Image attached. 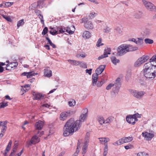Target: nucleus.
<instances>
[{"label":"nucleus","mask_w":156,"mask_h":156,"mask_svg":"<svg viewBox=\"0 0 156 156\" xmlns=\"http://www.w3.org/2000/svg\"><path fill=\"white\" fill-rule=\"evenodd\" d=\"M143 40L142 39L137 38V44L138 45H141L143 44Z\"/></svg>","instance_id":"obj_35"},{"label":"nucleus","mask_w":156,"mask_h":156,"mask_svg":"<svg viewBox=\"0 0 156 156\" xmlns=\"http://www.w3.org/2000/svg\"><path fill=\"white\" fill-rule=\"evenodd\" d=\"M12 144V142L11 140H10L9 142L8 145H7V146L6 147V149L10 150V148H11V146Z\"/></svg>","instance_id":"obj_47"},{"label":"nucleus","mask_w":156,"mask_h":156,"mask_svg":"<svg viewBox=\"0 0 156 156\" xmlns=\"http://www.w3.org/2000/svg\"><path fill=\"white\" fill-rule=\"evenodd\" d=\"M68 61L72 65L78 66L79 65L80 62L79 61H76L74 60H72L69 59L68 60Z\"/></svg>","instance_id":"obj_22"},{"label":"nucleus","mask_w":156,"mask_h":156,"mask_svg":"<svg viewBox=\"0 0 156 156\" xmlns=\"http://www.w3.org/2000/svg\"><path fill=\"white\" fill-rule=\"evenodd\" d=\"M3 17L6 20L8 21L11 22L12 21L11 18L9 16L3 15Z\"/></svg>","instance_id":"obj_41"},{"label":"nucleus","mask_w":156,"mask_h":156,"mask_svg":"<svg viewBox=\"0 0 156 156\" xmlns=\"http://www.w3.org/2000/svg\"><path fill=\"white\" fill-rule=\"evenodd\" d=\"M82 36L84 39L89 38L91 37V34L89 31H85L83 33Z\"/></svg>","instance_id":"obj_17"},{"label":"nucleus","mask_w":156,"mask_h":156,"mask_svg":"<svg viewBox=\"0 0 156 156\" xmlns=\"http://www.w3.org/2000/svg\"><path fill=\"white\" fill-rule=\"evenodd\" d=\"M98 120L101 124H102L104 123H105V121L104 120L102 116H100L98 117Z\"/></svg>","instance_id":"obj_26"},{"label":"nucleus","mask_w":156,"mask_h":156,"mask_svg":"<svg viewBox=\"0 0 156 156\" xmlns=\"http://www.w3.org/2000/svg\"><path fill=\"white\" fill-rule=\"evenodd\" d=\"M50 34H52L53 35H56L58 34V31L55 30H54L53 31H50Z\"/></svg>","instance_id":"obj_53"},{"label":"nucleus","mask_w":156,"mask_h":156,"mask_svg":"<svg viewBox=\"0 0 156 156\" xmlns=\"http://www.w3.org/2000/svg\"><path fill=\"white\" fill-rule=\"evenodd\" d=\"M50 106V105L48 104L45 103L42 105V107L46 108H49Z\"/></svg>","instance_id":"obj_59"},{"label":"nucleus","mask_w":156,"mask_h":156,"mask_svg":"<svg viewBox=\"0 0 156 156\" xmlns=\"http://www.w3.org/2000/svg\"><path fill=\"white\" fill-rule=\"evenodd\" d=\"M38 137L37 136H34L32 137L31 139V143L34 144L40 141V139H38Z\"/></svg>","instance_id":"obj_16"},{"label":"nucleus","mask_w":156,"mask_h":156,"mask_svg":"<svg viewBox=\"0 0 156 156\" xmlns=\"http://www.w3.org/2000/svg\"><path fill=\"white\" fill-rule=\"evenodd\" d=\"M44 126V122L41 121L39 120L36 123L35 125V129L38 130H41Z\"/></svg>","instance_id":"obj_13"},{"label":"nucleus","mask_w":156,"mask_h":156,"mask_svg":"<svg viewBox=\"0 0 156 156\" xmlns=\"http://www.w3.org/2000/svg\"><path fill=\"white\" fill-rule=\"evenodd\" d=\"M145 43L147 44H152L153 43V41L149 38H146L144 40Z\"/></svg>","instance_id":"obj_31"},{"label":"nucleus","mask_w":156,"mask_h":156,"mask_svg":"<svg viewBox=\"0 0 156 156\" xmlns=\"http://www.w3.org/2000/svg\"><path fill=\"white\" fill-rule=\"evenodd\" d=\"M149 57L147 55H144L141 57L139 58L135 62L134 66L135 67H138L143 64L149 59Z\"/></svg>","instance_id":"obj_4"},{"label":"nucleus","mask_w":156,"mask_h":156,"mask_svg":"<svg viewBox=\"0 0 156 156\" xmlns=\"http://www.w3.org/2000/svg\"><path fill=\"white\" fill-rule=\"evenodd\" d=\"M66 29H63L62 28H60L59 30V31L60 33H63L65 32Z\"/></svg>","instance_id":"obj_63"},{"label":"nucleus","mask_w":156,"mask_h":156,"mask_svg":"<svg viewBox=\"0 0 156 156\" xmlns=\"http://www.w3.org/2000/svg\"><path fill=\"white\" fill-rule=\"evenodd\" d=\"M142 1L144 6L147 10L156 12V7L153 4L145 0H142Z\"/></svg>","instance_id":"obj_5"},{"label":"nucleus","mask_w":156,"mask_h":156,"mask_svg":"<svg viewBox=\"0 0 156 156\" xmlns=\"http://www.w3.org/2000/svg\"><path fill=\"white\" fill-rule=\"evenodd\" d=\"M120 79L118 78L115 81L114 83V87L113 89V91L115 94H117L119 91V89L121 87V84L120 82Z\"/></svg>","instance_id":"obj_6"},{"label":"nucleus","mask_w":156,"mask_h":156,"mask_svg":"<svg viewBox=\"0 0 156 156\" xmlns=\"http://www.w3.org/2000/svg\"><path fill=\"white\" fill-rule=\"evenodd\" d=\"M13 2H7L5 4V6L9 7L12 5Z\"/></svg>","instance_id":"obj_55"},{"label":"nucleus","mask_w":156,"mask_h":156,"mask_svg":"<svg viewBox=\"0 0 156 156\" xmlns=\"http://www.w3.org/2000/svg\"><path fill=\"white\" fill-rule=\"evenodd\" d=\"M142 12L141 11H138L136 12L134 15V17L137 19H139L142 16Z\"/></svg>","instance_id":"obj_23"},{"label":"nucleus","mask_w":156,"mask_h":156,"mask_svg":"<svg viewBox=\"0 0 156 156\" xmlns=\"http://www.w3.org/2000/svg\"><path fill=\"white\" fill-rule=\"evenodd\" d=\"M126 119L128 122L133 125L135 123V122L138 121L137 119H134L132 115H129L127 116Z\"/></svg>","instance_id":"obj_9"},{"label":"nucleus","mask_w":156,"mask_h":156,"mask_svg":"<svg viewBox=\"0 0 156 156\" xmlns=\"http://www.w3.org/2000/svg\"><path fill=\"white\" fill-rule=\"evenodd\" d=\"M132 45L130 44H122L119 46L117 49L116 55L118 56L123 55L129 51H132L137 49V47L133 48Z\"/></svg>","instance_id":"obj_3"},{"label":"nucleus","mask_w":156,"mask_h":156,"mask_svg":"<svg viewBox=\"0 0 156 156\" xmlns=\"http://www.w3.org/2000/svg\"><path fill=\"white\" fill-rule=\"evenodd\" d=\"M111 50L110 48H107L105 49L104 54H106L107 55L110 54Z\"/></svg>","instance_id":"obj_28"},{"label":"nucleus","mask_w":156,"mask_h":156,"mask_svg":"<svg viewBox=\"0 0 156 156\" xmlns=\"http://www.w3.org/2000/svg\"><path fill=\"white\" fill-rule=\"evenodd\" d=\"M137 156H148V154L144 152H140L137 154Z\"/></svg>","instance_id":"obj_33"},{"label":"nucleus","mask_w":156,"mask_h":156,"mask_svg":"<svg viewBox=\"0 0 156 156\" xmlns=\"http://www.w3.org/2000/svg\"><path fill=\"white\" fill-rule=\"evenodd\" d=\"M86 55L85 54H77L76 55V57L78 58H80V57H82L83 58L85 57L86 56Z\"/></svg>","instance_id":"obj_54"},{"label":"nucleus","mask_w":156,"mask_h":156,"mask_svg":"<svg viewBox=\"0 0 156 156\" xmlns=\"http://www.w3.org/2000/svg\"><path fill=\"white\" fill-rule=\"evenodd\" d=\"M89 136H90V134H89V133H86V136H85V139H86V140H88L89 139Z\"/></svg>","instance_id":"obj_64"},{"label":"nucleus","mask_w":156,"mask_h":156,"mask_svg":"<svg viewBox=\"0 0 156 156\" xmlns=\"http://www.w3.org/2000/svg\"><path fill=\"white\" fill-rule=\"evenodd\" d=\"M65 31L69 33V34H72L74 33V31L71 30L69 28H67L66 29Z\"/></svg>","instance_id":"obj_38"},{"label":"nucleus","mask_w":156,"mask_h":156,"mask_svg":"<svg viewBox=\"0 0 156 156\" xmlns=\"http://www.w3.org/2000/svg\"><path fill=\"white\" fill-rule=\"evenodd\" d=\"M115 30L119 34H120L122 32V28L119 27H117L116 28Z\"/></svg>","instance_id":"obj_37"},{"label":"nucleus","mask_w":156,"mask_h":156,"mask_svg":"<svg viewBox=\"0 0 156 156\" xmlns=\"http://www.w3.org/2000/svg\"><path fill=\"white\" fill-rule=\"evenodd\" d=\"M97 15V13L95 12H92L90 13V16L91 18H94L95 16Z\"/></svg>","instance_id":"obj_51"},{"label":"nucleus","mask_w":156,"mask_h":156,"mask_svg":"<svg viewBox=\"0 0 156 156\" xmlns=\"http://www.w3.org/2000/svg\"><path fill=\"white\" fill-rule=\"evenodd\" d=\"M7 126H2L1 132L5 133L7 129Z\"/></svg>","instance_id":"obj_57"},{"label":"nucleus","mask_w":156,"mask_h":156,"mask_svg":"<svg viewBox=\"0 0 156 156\" xmlns=\"http://www.w3.org/2000/svg\"><path fill=\"white\" fill-rule=\"evenodd\" d=\"M100 140V141L102 144H107V143L110 140V139L108 138L107 137H101L98 138Z\"/></svg>","instance_id":"obj_18"},{"label":"nucleus","mask_w":156,"mask_h":156,"mask_svg":"<svg viewBox=\"0 0 156 156\" xmlns=\"http://www.w3.org/2000/svg\"><path fill=\"white\" fill-rule=\"evenodd\" d=\"M112 87H114V84L113 83H110L106 87V89L107 90H109Z\"/></svg>","instance_id":"obj_40"},{"label":"nucleus","mask_w":156,"mask_h":156,"mask_svg":"<svg viewBox=\"0 0 156 156\" xmlns=\"http://www.w3.org/2000/svg\"><path fill=\"white\" fill-rule=\"evenodd\" d=\"M68 117L65 112H63L61 113L60 114V116L59 119L60 120L62 121L66 120Z\"/></svg>","instance_id":"obj_21"},{"label":"nucleus","mask_w":156,"mask_h":156,"mask_svg":"<svg viewBox=\"0 0 156 156\" xmlns=\"http://www.w3.org/2000/svg\"><path fill=\"white\" fill-rule=\"evenodd\" d=\"M76 101L74 100H73L72 101H69L68 102L69 105L70 106H72L74 105Z\"/></svg>","instance_id":"obj_34"},{"label":"nucleus","mask_w":156,"mask_h":156,"mask_svg":"<svg viewBox=\"0 0 156 156\" xmlns=\"http://www.w3.org/2000/svg\"><path fill=\"white\" fill-rule=\"evenodd\" d=\"M132 95L138 100L141 99L145 94V92L144 91L133 90L132 92Z\"/></svg>","instance_id":"obj_7"},{"label":"nucleus","mask_w":156,"mask_h":156,"mask_svg":"<svg viewBox=\"0 0 156 156\" xmlns=\"http://www.w3.org/2000/svg\"><path fill=\"white\" fill-rule=\"evenodd\" d=\"M37 73H33L32 72H24L21 74L23 76H27V77L28 78H31V77L34 76L35 75H37Z\"/></svg>","instance_id":"obj_20"},{"label":"nucleus","mask_w":156,"mask_h":156,"mask_svg":"<svg viewBox=\"0 0 156 156\" xmlns=\"http://www.w3.org/2000/svg\"><path fill=\"white\" fill-rule=\"evenodd\" d=\"M105 82L104 80L103 79H102L101 81H98L96 85L98 87H100Z\"/></svg>","instance_id":"obj_29"},{"label":"nucleus","mask_w":156,"mask_h":156,"mask_svg":"<svg viewBox=\"0 0 156 156\" xmlns=\"http://www.w3.org/2000/svg\"><path fill=\"white\" fill-rule=\"evenodd\" d=\"M92 69H87L86 70V73H88L89 74V75H91V73H92Z\"/></svg>","instance_id":"obj_58"},{"label":"nucleus","mask_w":156,"mask_h":156,"mask_svg":"<svg viewBox=\"0 0 156 156\" xmlns=\"http://www.w3.org/2000/svg\"><path fill=\"white\" fill-rule=\"evenodd\" d=\"M12 144V142L11 140H10L9 142L8 145H7V146L6 147V149L10 150V148H11V146Z\"/></svg>","instance_id":"obj_48"},{"label":"nucleus","mask_w":156,"mask_h":156,"mask_svg":"<svg viewBox=\"0 0 156 156\" xmlns=\"http://www.w3.org/2000/svg\"><path fill=\"white\" fill-rule=\"evenodd\" d=\"M133 139V137H124L121 139V143L122 144L130 142L132 141Z\"/></svg>","instance_id":"obj_15"},{"label":"nucleus","mask_w":156,"mask_h":156,"mask_svg":"<svg viewBox=\"0 0 156 156\" xmlns=\"http://www.w3.org/2000/svg\"><path fill=\"white\" fill-rule=\"evenodd\" d=\"M133 147V146L130 144H129L125 146L124 147L125 148L126 150H128L129 149L132 148Z\"/></svg>","instance_id":"obj_49"},{"label":"nucleus","mask_w":156,"mask_h":156,"mask_svg":"<svg viewBox=\"0 0 156 156\" xmlns=\"http://www.w3.org/2000/svg\"><path fill=\"white\" fill-rule=\"evenodd\" d=\"M112 118L111 117L108 118L105 121V123H108L111 122L112 121Z\"/></svg>","instance_id":"obj_52"},{"label":"nucleus","mask_w":156,"mask_h":156,"mask_svg":"<svg viewBox=\"0 0 156 156\" xmlns=\"http://www.w3.org/2000/svg\"><path fill=\"white\" fill-rule=\"evenodd\" d=\"M8 105L7 103H4V102H2V105L0 106V108H4Z\"/></svg>","instance_id":"obj_46"},{"label":"nucleus","mask_w":156,"mask_h":156,"mask_svg":"<svg viewBox=\"0 0 156 156\" xmlns=\"http://www.w3.org/2000/svg\"><path fill=\"white\" fill-rule=\"evenodd\" d=\"M98 80H92V85L93 86H95L96 85Z\"/></svg>","instance_id":"obj_56"},{"label":"nucleus","mask_w":156,"mask_h":156,"mask_svg":"<svg viewBox=\"0 0 156 156\" xmlns=\"http://www.w3.org/2000/svg\"><path fill=\"white\" fill-rule=\"evenodd\" d=\"M150 62L151 63V62L155 61H156V58L154 56H153L150 59Z\"/></svg>","instance_id":"obj_61"},{"label":"nucleus","mask_w":156,"mask_h":156,"mask_svg":"<svg viewBox=\"0 0 156 156\" xmlns=\"http://www.w3.org/2000/svg\"><path fill=\"white\" fill-rule=\"evenodd\" d=\"M24 20L23 19H22L18 21L17 23V27L19 28L20 26H22L24 25Z\"/></svg>","instance_id":"obj_27"},{"label":"nucleus","mask_w":156,"mask_h":156,"mask_svg":"<svg viewBox=\"0 0 156 156\" xmlns=\"http://www.w3.org/2000/svg\"><path fill=\"white\" fill-rule=\"evenodd\" d=\"M79 65H80V66L81 67H82L83 68H86L87 67V65H86V64L84 62H80V63Z\"/></svg>","instance_id":"obj_50"},{"label":"nucleus","mask_w":156,"mask_h":156,"mask_svg":"<svg viewBox=\"0 0 156 156\" xmlns=\"http://www.w3.org/2000/svg\"><path fill=\"white\" fill-rule=\"evenodd\" d=\"M68 117H69L71 115H73L74 112L71 110H69L65 112Z\"/></svg>","instance_id":"obj_30"},{"label":"nucleus","mask_w":156,"mask_h":156,"mask_svg":"<svg viewBox=\"0 0 156 156\" xmlns=\"http://www.w3.org/2000/svg\"><path fill=\"white\" fill-rule=\"evenodd\" d=\"M142 135L144 138L148 140H150L154 136V134L153 133H148L147 132H143Z\"/></svg>","instance_id":"obj_11"},{"label":"nucleus","mask_w":156,"mask_h":156,"mask_svg":"<svg viewBox=\"0 0 156 156\" xmlns=\"http://www.w3.org/2000/svg\"><path fill=\"white\" fill-rule=\"evenodd\" d=\"M98 74L96 73H94L92 75V79L98 80Z\"/></svg>","instance_id":"obj_44"},{"label":"nucleus","mask_w":156,"mask_h":156,"mask_svg":"<svg viewBox=\"0 0 156 156\" xmlns=\"http://www.w3.org/2000/svg\"><path fill=\"white\" fill-rule=\"evenodd\" d=\"M33 95L34 96V99L39 100L44 98V95L39 93H36L34 92H32Z\"/></svg>","instance_id":"obj_12"},{"label":"nucleus","mask_w":156,"mask_h":156,"mask_svg":"<svg viewBox=\"0 0 156 156\" xmlns=\"http://www.w3.org/2000/svg\"><path fill=\"white\" fill-rule=\"evenodd\" d=\"M82 23H84V27L87 30H91L94 28V25L92 22L90 21H86L85 19H82Z\"/></svg>","instance_id":"obj_8"},{"label":"nucleus","mask_w":156,"mask_h":156,"mask_svg":"<svg viewBox=\"0 0 156 156\" xmlns=\"http://www.w3.org/2000/svg\"><path fill=\"white\" fill-rule=\"evenodd\" d=\"M18 65V63L17 62H11L9 64L6 65V67H5L6 70H11L17 66Z\"/></svg>","instance_id":"obj_10"},{"label":"nucleus","mask_w":156,"mask_h":156,"mask_svg":"<svg viewBox=\"0 0 156 156\" xmlns=\"http://www.w3.org/2000/svg\"><path fill=\"white\" fill-rule=\"evenodd\" d=\"M105 67V65H101L98 68L95 70L96 73L97 74H100L104 70Z\"/></svg>","instance_id":"obj_14"},{"label":"nucleus","mask_w":156,"mask_h":156,"mask_svg":"<svg viewBox=\"0 0 156 156\" xmlns=\"http://www.w3.org/2000/svg\"><path fill=\"white\" fill-rule=\"evenodd\" d=\"M143 73L147 78L153 80L156 76V65L150 62L146 63L144 66Z\"/></svg>","instance_id":"obj_2"},{"label":"nucleus","mask_w":156,"mask_h":156,"mask_svg":"<svg viewBox=\"0 0 156 156\" xmlns=\"http://www.w3.org/2000/svg\"><path fill=\"white\" fill-rule=\"evenodd\" d=\"M87 142H85L84 143V144L83 146V147L82 148V154H84L86 152V150L87 149Z\"/></svg>","instance_id":"obj_25"},{"label":"nucleus","mask_w":156,"mask_h":156,"mask_svg":"<svg viewBox=\"0 0 156 156\" xmlns=\"http://www.w3.org/2000/svg\"><path fill=\"white\" fill-rule=\"evenodd\" d=\"M44 75L45 76L50 77L52 76V71L51 70L48 69H44Z\"/></svg>","instance_id":"obj_19"},{"label":"nucleus","mask_w":156,"mask_h":156,"mask_svg":"<svg viewBox=\"0 0 156 156\" xmlns=\"http://www.w3.org/2000/svg\"><path fill=\"white\" fill-rule=\"evenodd\" d=\"M122 144L121 143V139H119V140H118L117 141L115 142L113 144L115 145H121Z\"/></svg>","instance_id":"obj_39"},{"label":"nucleus","mask_w":156,"mask_h":156,"mask_svg":"<svg viewBox=\"0 0 156 156\" xmlns=\"http://www.w3.org/2000/svg\"><path fill=\"white\" fill-rule=\"evenodd\" d=\"M38 16L41 20V22L42 24H44V20H43V16L41 14H37Z\"/></svg>","instance_id":"obj_36"},{"label":"nucleus","mask_w":156,"mask_h":156,"mask_svg":"<svg viewBox=\"0 0 156 156\" xmlns=\"http://www.w3.org/2000/svg\"><path fill=\"white\" fill-rule=\"evenodd\" d=\"M8 122L7 121H2V126H7L6 124Z\"/></svg>","instance_id":"obj_62"},{"label":"nucleus","mask_w":156,"mask_h":156,"mask_svg":"<svg viewBox=\"0 0 156 156\" xmlns=\"http://www.w3.org/2000/svg\"><path fill=\"white\" fill-rule=\"evenodd\" d=\"M111 59L112 63L115 65H116L117 63L119 62V60L117 59L115 56H112L111 58Z\"/></svg>","instance_id":"obj_24"},{"label":"nucleus","mask_w":156,"mask_h":156,"mask_svg":"<svg viewBox=\"0 0 156 156\" xmlns=\"http://www.w3.org/2000/svg\"><path fill=\"white\" fill-rule=\"evenodd\" d=\"M18 146V144L17 143H15L13 147V150H15L16 151L17 149V147Z\"/></svg>","instance_id":"obj_60"},{"label":"nucleus","mask_w":156,"mask_h":156,"mask_svg":"<svg viewBox=\"0 0 156 156\" xmlns=\"http://www.w3.org/2000/svg\"><path fill=\"white\" fill-rule=\"evenodd\" d=\"M108 57V55H107L106 54H104L102 55H101V56H99L98 57V59L99 60H101V59H102L103 58H106Z\"/></svg>","instance_id":"obj_45"},{"label":"nucleus","mask_w":156,"mask_h":156,"mask_svg":"<svg viewBox=\"0 0 156 156\" xmlns=\"http://www.w3.org/2000/svg\"><path fill=\"white\" fill-rule=\"evenodd\" d=\"M88 112V109L85 108L83 110L79 120L75 121L73 118L70 119L66 122L63 128V134L64 136H67L70 134L72 135L74 132L76 131L80 127L81 123L86 119Z\"/></svg>","instance_id":"obj_1"},{"label":"nucleus","mask_w":156,"mask_h":156,"mask_svg":"<svg viewBox=\"0 0 156 156\" xmlns=\"http://www.w3.org/2000/svg\"><path fill=\"white\" fill-rule=\"evenodd\" d=\"M134 119H137V118H140L141 117V115L139 114L138 113L134 114L132 115Z\"/></svg>","instance_id":"obj_42"},{"label":"nucleus","mask_w":156,"mask_h":156,"mask_svg":"<svg viewBox=\"0 0 156 156\" xmlns=\"http://www.w3.org/2000/svg\"><path fill=\"white\" fill-rule=\"evenodd\" d=\"M102 39L101 38H99L97 42L96 46L98 47H99L101 45H103V44L101 43Z\"/></svg>","instance_id":"obj_32"},{"label":"nucleus","mask_w":156,"mask_h":156,"mask_svg":"<svg viewBox=\"0 0 156 156\" xmlns=\"http://www.w3.org/2000/svg\"><path fill=\"white\" fill-rule=\"evenodd\" d=\"M48 31V28L47 27H45L44 28L43 30V31L42 32V34L43 35H45L47 33Z\"/></svg>","instance_id":"obj_43"}]
</instances>
